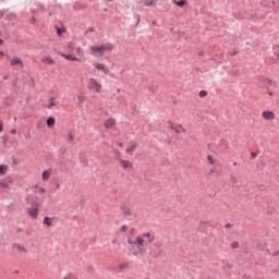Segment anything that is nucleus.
Masks as SVG:
<instances>
[{
  "label": "nucleus",
  "instance_id": "obj_51",
  "mask_svg": "<svg viewBox=\"0 0 279 279\" xmlns=\"http://www.w3.org/2000/svg\"><path fill=\"white\" fill-rule=\"evenodd\" d=\"M0 45H3V39L0 38Z\"/></svg>",
  "mask_w": 279,
  "mask_h": 279
},
{
  "label": "nucleus",
  "instance_id": "obj_38",
  "mask_svg": "<svg viewBox=\"0 0 279 279\" xmlns=\"http://www.w3.org/2000/svg\"><path fill=\"white\" fill-rule=\"evenodd\" d=\"M121 230H122V232H125V230H128V227L124 225V226H122Z\"/></svg>",
  "mask_w": 279,
  "mask_h": 279
},
{
  "label": "nucleus",
  "instance_id": "obj_21",
  "mask_svg": "<svg viewBox=\"0 0 279 279\" xmlns=\"http://www.w3.org/2000/svg\"><path fill=\"white\" fill-rule=\"evenodd\" d=\"M73 141H75V134H73V133H68V140H66V142L69 143V144H71V143H73Z\"/></svg>",
  "mask_w": 279,
  "mask_h": 279
},
{
  "label": "nucleus",
  "instance_id": "obj_57",
  "mask_svg": "<svg viewBox=\"0 0 279 279\" xmlns=\"http://www.w3.org/2000/svg\"><path fill=\"white\" fill-rule=\"evenodd\" d=\"M89 32H93V28H89Z\"/></svg>",
  "mask_w": 279,
  "mask_h": 279
},
{
  "label": "nucleus",
  "instance_id": "obj_48",
  "mask_svg": "<svg viewBox=\"0 0 279 279\" xmlns=\"http://www.w3.org/2000/svg\"><path fill=\"white\" fill-rule=\"evenodd\" d=\"M227 267H228L229 269H232V265H231V264H228Z\"/></svg>",
  "mask_w": 279,
  "mask_h": 279
},
{
  "label": "nucleus",
  "instance_id": "obj_53",
  "mask_svg": "<svg viewBox=\"0 0 279 279\" xmlns=\"http://www.w3.org/2000/svg\"><path fill=\"white\" fill-rule=\"evenodd\" d=\"M268 95L271 96V95H274V93L269 92Z\"/></svg>",
  "mask_w": 279,
  "mask_h": 279
},
{
  "label": "nucleus",
  "instance_id": "obj_26",
  "mask_svg": "<svg viewBox=\"0 0 279 279\" xmlns=\"http://www.w3.org/2000/svg\"><path fill=\"white\" fill-rule=\"evenodd\" d=\"M168 125L171 128V130H174V132H175L177 134H180V130H178V129H175V126H173V122L168 121Z\"/></svg>",
  "mask_w": 279,
  "mask_h": 279
},
{
  "label": "nucleus",
  "instance_id": "obj_56",
  "mask_svg": "<svg viewBox=\"0 0 279 279\" xmlns=\"http://www.w3.org/2000/svg\"><path fill=\"white\" fill-rule=\"evenodd\" d=\"M57 189H60V184L57 185Z\"/></svg>",
  "mask_w": 279,
  "mask_h": 279
},
{
  "label": "nucleus",
  "instance_id": "obj_17",
  "mask_svg": "<svg viewBox=\"0 0 279 279\" xmlns=\"http://www.w3.org/2000/svg\"><path fill=\"white\" fill-rule=\"evenodd\" d=\"M41 62H43L44 64H49V65H51V64H53V59H52L51 57H46V58H43V59H41Z\"/></svg>",
  "mask_w": 279,
  "mask_h": 279
},
{
  "label": "nucleus",
  "instance_id": "obj_22",
  "mask_svg": "<svg viewBox=\"0 0 279 279\" xmlns=\"http://www.w3.org/2000/svg\"><path fill=\"white\" fill-rule=\"evenodd\" d=\"M175 5H178L179 8H184V5H186V0H179V1H174Z\"/></svg>",
  "mask_w": 279,
  "mask_h": 279
},
{
  "label": "nucleus",
  "instance_id": "obj_16",
  "mask_svg": "<svg viewBox=\"0 0 279 279\" xmlns=\"http://www.w3.org/2000/svg\"><path fill=\"white\" fill-rule=\"evenodd\" d=\"M11 66H16V64H23V60L19 58L11 59L10 61Z\"/></svg>",
  "mask_w": 279,
  "mask_h": 279
},
{
  "label": "nucleus",
  "instance_id": "obj_60",
  "mask_svg": "<svg viewBox=\"0 0 279 279\" xmlns=\"http://www.w3.org/2000/svg\"><path fill=\"white\" fill-rule=\"evenodd\" d=\"M179 128H181V129H182V125H179Z\"/></svg>",
  "mask_w": 279,
  "mask_h": 279
},
{
  "label": "nucleus",
  "instance_id": "obj_46",
  "mask_svg": "<svg viewBox=\"0 0 279 279\" xmlns=\"http://www.w3.org/2000/svg\"><path fill=\"white\" fill-rule=\"evenodd\" d=\"M73 47V43L69 44V49H71Z\"/></svg>",
  "mask_w": 279,
  "mask_h": 279
},
{
  "label": "nucleus",
  "instance_id": "obj_13",
  "mask_svg": "<svg viewBox=\"0 0 279 279\" xmlns=\"http://www.w3.org/2000/svg\"><path fill=\"white\" fill-rule=\"evenodd\" d=\"M146 8H156V0H146L144 1Z\"/></svg>",
  "mask_w": 279,
  "mask_h": 279
},
{
  "label": "nucleus",
  "instance_id": "obj_50",
  "mask_svg": "<svg viewBox=\"0 0 279 279\" xmlns=\"http://www.w3.org/2000/svg\"><path fill=\"white\" fill-rule=\"evenodd\" d=\"M118 145H119V147H123V143H121V142Z\"/></svg>",
  "mask_w": 279,
  "mask_h": 279
},
{
  "label": "nucleus",
  "instance_id": "obj_29",
  "mask_svg": "<svg viewBox=\"0 0 279 279\" xmlns=\"http://www.w3.org/2000/svg\"><path fill=\"white\" fill-rule=\"evenodd\" d=\"M198 95H199V97H201L202 99H204V97H206V95H208V92L202 89Z\"/></svg>",
  "mask_w": 279,
  "mask_h": 279
},
{
  "label": "nucleus",
  "instance_id": "obj_41",
  "mask_svg": "<svg viewBox=\"0 0 279 279\" xmlns=\"http://www.w3.org/2000/svg\"><path fill=\"white\" fill-rule=\"evenodd\" d=\"M11 134H16V129H12Z\"/></svg>",
  "mask_w": 279,
  "mask_h": 279
},
{
  "label": "nucleus",
  "instance_id": "obj_24",
  "mask_svg": "<svg viewBox=\"0 0 279 279\" xmlns=\"http://www.w3.org/2000/svg\"><path fill=\"white\" fill-rule=\"evenodd\" d=\"M50 175H51V174H50L49 171H47V170H45V171L43 172V174H41L43 180H45V181L49 180Z\"/></svg>",
  "mask_w": 279,
  "mask_h": 279
},
{
  "label": "nucleus",
  "instance_id": "obj_58",
  "mask_svg": "<svg viewBox=\"0 0 279 279\" xmlns=\"http://www.w3.org/2000/svg\"><path fill=\"white\" fill-rule=\"evenodd\" d=\"M263 189H265V186H262V191H263Z\"/></svg>",
  "mask_w": 279,
  "mask_h": 279
},
{
  "label": "nucleus",
  "instance_id": "obj_8",
  "mask_svg": "<svg viewBox=\"0 0 279 279\" xmlns=\"http://www.w3.org/2000/svg\"><path fill=\"white\" fill-rule=\"evenodd\" d=\"M258 82H260V84H263L264 86H271V84H272V81L265 76H259Z\"/></svg>",
  "mask_w": 279,
  "mask_h": 279
},
{
  "label": "nucleus",
  "instance_id": "obj_11",
  "mask_svg": "<svg viewBox=\"0 0 279 279\" xmlns=\"http://www.w3.org/2000/svg\"><path fill=\"white\" fill-rule=\"evenodd\" d=\"M102 52L104 51H112L114 49V45L112 43H107L105 45H101Z\"/></svg>",
  "mask_w": 279,
  "mask_h": 279
},
{
  "label": "nucleus",
  "instance_id": "obj_40",
  "mask_svg": "<svg viewBox=\"0 0 279 279\" xmlns=\"http://www.w3.org/2000/svg\"><path fill=\"white\" fill-rule=\"evenodd\" d=\"M3 56H5V52L0 51V59L3 58Z\"/></svg>",
  "mask_w": 279,
  "mask_h": 279
},
{
  "label": "nucleus",
  "instance_id": "obj_9",
  "mask_svg": "<svg viewBox=\"0 0 279 279\" xmlns=\"http://www.w3.org/2000/svg\"><path fill=\"white\" fill-rule=\"evenodd\" d=\"M43 223H44V226L51 228L53 226V218L46 216V217H44Z\"/></svg>",
  "mask_w": 279,
  "mask_h": 279
},
{
  "label": "nucleus",
  "instance_id": "obj_27",
  "mask_svg": "<svg viewBox=\"0 0 279 279\" xmlns=\"http://www.w3.org/2000/svg\"><path fill=\"white\" fill-rule=\"evenodd\" d=\"M128 267H130V264H128V263H122L119 265L120 270L128 269Z\"/></svg>",
  "mask_w": 279,
  "mask_h": 279
},
{
  "label": "nucleus",
  "instance_id": "obj_14",
  "mask_svg": "<svg viewBox=\"0 0 279 279\" xmlns=\"http://www.w3.org/2000/svg\"><path fill=\"white\" fill-rule=\"evenodd\" d=\"M121 167L122 169H132V162H130L129 160H122Z\"/></svg>",
  "mask_w": 279,
  "mask_h": 279
},
{
  "label": "nucleus",
  "instance_id": "obj_49",
  "mask_svg": "<svg viewBox=\"0 0 279 279\" xmlns=\"http://www.w3.org/2000/svg\"><path fill=\"white\" fill-rule=\"evenodd\" d=\"M198 56H204V51H199V52H198Z\"/></svg>",
  "mask_w": 279,
  "mask_h": 279
},
{
  "label": "nucleus",
  "instance_id": "obj_18",
  "mask_svg": "<svg viewBox=\"0 0 279 279\" xmlns=\"http://www.w3.org/2000/svg\"><path fill=\"white\" fill-rule=\"evenodd\" d=\"M121 210L123 211V215H126L129 217L130 215H132V213L130 211V207H128L126 205H122Z\"/></svg>",
  "mask_w": 279,
  "mask_h": 279
},
{
  "label": "nucleus",
  "instance_id": "obj_35",
  "mask_svg": "<svg viewBox=\"0 0 279 279\" xmlns=\"http://www.w3.org/2000/svg\"><path fill=\"white\" fill-rule=\"evenodd\" d=\"M135 19H137L136 25H138L141 23V15H135Z\"/></svg>",
  "mask_w": 279,
  "mask_h": 279
},
{
  "label": "nucleus",
  "instance_id": "obj_10",
  "mask_svg": "<svg viewBox=\"0 0 279 279\" xmlns=\"http://www.w3.org/2000/svg\"><path fill=\"white\" fill-rule=\"evenodd\" d=\"M142 236L144 239H148L147 243H154V241H156V236L151 235V233H149V232L143 233Z\"/></svg>",
  "mask_w": 279,
  "mask_h": 279
},
{
  "label": "nucleus",
  "instance_id": "obj_39",
  "mask_svg": "<svg viewBox=\"0 0 279 279\" xmlns=\"http://www.w3.org/2000/svg\"><path fill=\"white\" fill-rule=\"evenodd\" d=\"M4 14L5 13L3 11H0V19H3Z\"/></svg>",
  "mask_w": 279,
  "mask_h": 279
},
{
  "label": "nucleus",
  "instance_id": "obj_44",
  "mask_svg": "<svg viewBox=\"0 0 279 279\" xmlns=\"http://www.w3.org/2000/svg\"><path fill=\"white\" fill-rule=\"evenodd\" d=\"M12 160H13V165H16V158L12 157Z\"/></svg>",
  "mask_w": 279,
  "mask_h": 279
},
{
  "label": "nucleus",
  "instance_id": "obj_45",
  "mask_svg": "<svg viewBox=\"0 0 279 279\" xmlns=\"http://www.w3.org/2000/svg\"><path fill=\"white\" fill-rule=\"evenodd\" d=\"M16 232H23V229L22 228H17Z\"/></svg>",
  "mask_w": 279,
  "mask_h": 279
},
{
  "label": "nucleus",
  "instance_id": "obj_59",
  "mask_svg": "<svg viewBox=\"0 0 279 279\" xmlns=\"http://www.w3.org/2000/svg\"><path fill=\"white\" fill-rule=\"evenodd\" d=\"M263 189H265V186H262V191H263Z\"/></svg>",
  "mask_w": 279,
  "mask_h": 279
},
{
  "label": "nucleus",
  "instance_id": "obj_47",
  "mask_svg": "<svg viewBox=\"0 0 279 279\" xmlns=\"http://www.w3.org/2000/svg\"><path fill=\"white\" fill-rule=\"evenodd\" d=\"M39 191L40 193H45V187H41Z\"/></svg>",
  "mask_w": 279,
  "mask_h": 279
},
{
  "label": "nucleus",
  "instance_id": "obj_28",
  "mask_svg": "<svg viewBox=\"0 0 279 279\" xmlns=\"http://www.w3.org/2000/svg\"><path fill=\"white\" fill-rule=\"evenodd\" d=\"M53 106H56V99L50 98L48 108L51 109V108H53Z\"/></svg>",
  "mask_w": 279,
  "mask_h": 279
},
{
  "label": "nucleus",
  "instance_id": "obj_31",
  "mask_svg": "<svg viewBox=\"0 0 279 279\" xmlns=\"http://www.w3.org/2000/svg\"><path fill=\"white\" fill-rule=\"evenodd\" d=\"M77 99H78L80 104H84L85 97L82 95H78Z\"/></svg>",
  "mask_w": 279,
  "mask_h": 279
},
{
  "label": "nucleus",
  "instance_id": "obj_1",
  "mask_svg": "<svg viewBox=\"0 0 279 279\" xmlns=\"http://www.w3.org/2000/svg\"><path fill=\"white\" fill-rule=\"evenodd\" d=\"M128 243L129 245H134L135 247H137V250L133 252V256L145 254V240H143V236L137 235L135 240H133L132 238H128Z\"/></svg>",
  "mask_w": 279,
  "mask_h": 279
},
{
  "label": "nucleus",
  "instance_id": "obj_42",
  "mask_svg": "<svg viewBox=\"0 0 279 279\" xmlns=\"http://www.w3.org/2000/svg\"><path fill=\"white\" fill-rule=\"evenodd\" d=\"M256 156H257L256 153H252V154H251V157H252V158H256Z\"/></svg>",
  "mask_w": 279,
  "mask_h": 279
},
{
  "label": "nucleus",
  "instance_id": "obj_43",
  "mask_svg": "<svg viewBox=\"0 0 279 279\" xmlns=\"http://www.w3.org/2000/svg\"><path fill=\"white\" fill-rule=\"evenodd\" d=\"M57 34L60 36V34H62V31L58 28Z\"/></svg>",
  "mask_w": 279,
  "mask_h": 279
},
{
  "label": "nucleus",
  "instance_id": "obj_36",
  "mask_svg": "<svg viewBox=\"0 0 279 279\" xmlns=\"http://www.w3.org/2000/svg\"><path fill=\"white\" fill-rule=\"evenodd\" d=\"M3 132V122H0V134Z\"/></svg>",
  "mask_w": 279,
  "mask_h": 279
},
{
  "label": "nucleus",
  "instance_id": "obj_5",
  "mask_svg": "<svg viewBox=\"0 0 279 279\" xmlns=\"http://www.w3.org/2000/svg\"><path fill=\"white\" fill-rule=\"evenodd\" d=\"M95 68L97 69V71H102L105 75H108V73H110V70H108V68L104 63H95Z\"/></svg>",
  "mask_w": 279,
  "mask_h": 279
},
{
  "label": "nucleus",
  "instance_id": "obj_33",
  "mask_svg": "<svg viewBox=\"0 0 279 279\" xmlns=\"http://www.w3.org/2000/svg\"><path fill=\"white\" fill-rule=\"evenodd\" d=\"M154 245H155V247H162V242H157Z\"/></svg>",
  "mask_w": 279,
  "mask_h": 279
},
{
  "label": "nucleus",
  "instance_id": "obj_6",
  "mask_svg": "<svg viewBox=\"0 0 279 279\" xmlns=\"http://www.w3.org/2000/svg\"><path fill=\"white\" fill-rule=\"evenodd\" d=\"M89 51H92V53H99L100 56H104V49L101 46H90Z\"/></svg>",
  "mask_w": 279,
  "mask_h": 279
},
{
  "label": "nucleus",
  "instance_id": "obj_4",
  "mask_svg": "<svg viewBox=\"0 0 279 279\" xmlns=\"http://www.w3.org/2000/svg\"><path fill=\"white\" fill-rule=\"evenodd\" d=\"M262 117L266 121H274L276 119V114L272 111H263Z\"/></svg>",
  "mask_w": 279,
  "mask_h": 279
},
{
  "label": "nucleus",
  "instance_id": "obj_7",
  "mask_svg": "<svg viewBox=\"0 0 279 279\" xmlns=\"http://www.w3.org/2000/svg\"><path fill=\"white\" fill-rule=\"evenodd\" d=\"M114 125H117V120L116 119L109 118L105 122V126H106L107 130H110V128H114Z\"/></svg>",
  "mask_w": 279,
  "mask_h": 279
},
{
  "label": "nucleus",
  "instance_id": "obj_54",
  "mask_svg": "<svg viewBox=\"0 0 279 279\" xmlns=\"http://www.w3.org/2000/svg\"><path fill=\"white\" fill-rule=\"evenodd\" d=\"M231 56H236V52L231 53Z\"/></svg>",
  "mask_w": 279,
  "mask_h": 279
},
{
  "label": "nucleus",
  "instance_id": "obj_62",
  "mask_svg": "<svg viewBox=\"0 0 279 279\" xmlns=\"http://www.w3.org/2000/svg\"><path fill=\"white\" fill-rule=\"evenodd\" d=\"M14 121H16V118H14Z\"/></svg>",
  "mask_w": 279,
  "mask_h": 279
},
{
  "label": "nucleus",
  "instance_id": "obj_12",
  "mask_svg": "<svg viewBox=\"0 0 279 279\" xmlns=\"http://www.w3.org/2000/svg\"><path fill=\"white\" fill-rule=\"evenodd\" d=\"M46 125H47V128H53L56 125V118L49 117L46 120Z\"/></svg>",
  "mask_w": 279,
  "mask_h": 279
},
{
  "label": "nucleus",
  "instance_id": "obj_30",
  "mask_svg": "<svg viewBox=\"0 0 279 279\" xmlns=\"http://www.w3.org/2000/svg\"><path fill=\"white\" fill-rule=\"evenodd\" d=\"M207 160L209 161V165H215V159L213 158V156L208 155Z\"/></svg>",
  "mask_w": 279,
  "mask_h": 279
},
{
  "label": "nucleus",
  "instance_id": "obj_37",
  "mask_svg": "<svg viewBox=\"0 0 279 279\" xmlns=\"http://www.w3.org/2000/svg\"><path fill=\"white\" fill-rule=\"evenodd\" d=\"M225 228H232V223H230V222L226 223Z\"/></svg>",
  "mask_w": 279,
  "mask_h": 279
},
{
  "label": "nucleus",
  "instance_id": "obj_32",
  "mask_svg": "<svg viewBox=\"0 0 279 279\" xmlns=\"http://www.w3.org/2000/svg\"><path fill=\"white\" fill-rule=\"evenodd\" d=\"M231 247L232 250H236V247H239V242L231 243Z\"/></svg>",
  "mask_w": 279,
  "mask_h": 279
},
{
  "label": "nucleus",
  "instance_id": "obj_19",
  "mask_svg": "<svg viewBox=\"0 0 279 279\" xmlns=\"http://www.w3.org/2000/svg\"><path fill=\"white\" fill-rule=\"evenodd\" d=\"M12 247H16L17 252H24L25 254H27V250L25 248V246H21V244H13Z\"/></svg>",
  "mask_w": 279,
  "mask_h": 279
},
{
  "label": "nucleus",
  "instance_id": "obj_34",
  "mask_svg": "<svg viewBox=\"0 0 279 279\" xmlns=\"http://www.w3.org/2000/svg\"><path fill=\"white\" fill-rule=\"evenodd\" d=\"M75 51H76V53H82V47H76Z\"/></svg>",
  "mask_w": 279,
  "mask_h": 279
},
{
  "label": "nucleus",
  "instance_id": "obj_55",
  "mask_svg": "<svg viewBox=\"0 0 279 279\" xmlns=\"http://www.w3.org/2000/svg\"><path fill=\"white\" fill-rule=\"evenodd\" d=\"M233 167H236V162H233Z\"/></svg>",
  "mask_w": 279,
  "mask_h": 279
},
{
  "label": "nucleus",
  "instance_id": "obj_20",
  "mask_svg": "<svg viewBox=\"0 0 279 279\" xmlns=\"http://www.w3.org/2000/svg\"><path fill=\"white\" fill-rule=\"evenodd\" d=\"M8 173V166L0 165V175H5Z\"/></svg>",
  "mask_w": 279,
  "mask_h": 279
},
{
  "label": "nucleus",
  "instance_id": "obj_25",
  "mask_svg": "<svg viewBox=\"0 0 279 279\" xmlns=\"http://www.w3.org/2000/svg\"><path fill=\"white\" fill-rule=\"evenodd\" d=\"M10 184H8L5 181L0 182V191H3V189H9Z\"/></svg>",
  "mask_w": 279,
  "mask_h": 279
},
{
  "label": "nucleus",
  "instance_id": "obj_15",
  "mask_svg": "<svg viewBox=\"0 0 279 279\" xmlns=\"http://www.w3.org/2000/svg\"><path fill=\"white\" fill-rule=\"evenodd\" d=\"M62 58H65V60H71L72 62L77 61V58L74 54L62 53Z\"/></svg>",
  "mask_w": 279,
  "mask_h": 279
},
{
  "label": "nucleus",
  "instance_id": "obj_52",
  "mask_svg": "<svg viewBox=\"0 0 279 279\" xmlns=\"http://www.w3.org/2000/svg\"><path fill=\"white\" fill-rule=\"evenodd\" d=\"M3 80H8V75H4V76H3Z\"/></svg>",
  "mask_w": 279,
  "mask_h": 279
},
{
  "label": "nucleus",
  "instance_id": "obj_61",
  "mask_svg": "<svg viewBox=\"0 0 279 279\" xmlns=\"http://www.w3.org/2000/svg\"><path fill=\"white\" fill-rule=\"evenodd\" d=\"M108 1H114V0H108Z\"/></svg>",
  "mask_w": 279,
  "mask_h": 279
},
{
  "label": "nucleus",
  "instance_id": "obj_3",
  "mask_svg": "<svg viewBox=\"0 0 279 279\" xmlns=\"http://www.w3.org/2000/svg\"><path fill=\"white\" fill-rule=\"evenodd\" d=\"M28 215L32 219H38V203H33L28 207Z\"/></svg>",
  "mask_w": 279,
  "mask_h": 279
},
{
  "label": "nucleus",
  "instance_id": "obj_63",
  "mask_svg": "<svg viewBox=\"0 0 279 279\" xmlns=\"http://www.w3.org/2000/svg\"><path fill=\"white\" fill-rule=\"evenodd\" d=\"M0 36H1V32H0Z\"/></svg>",
  "mask_w": 279,
  "mask_h": 279
},
{
  "label": "nucleus",
  "instance_id": "obj_2",
  "mask_svg": "<svg viewBox=\"0 0 279 279\" xmlns=\"http://www.w3.org/2000/svg\"><path fill=\"white\" fill-rule=\"evenodd\" d=\"M87 86H88L89 90H95L96 93H101V84H99V82H97V80H95V78H89Z\"/></svg>",
  "mask_w": 279,
  "mask_h": 279
},
{
  "label": "nucleus",
  "instance_id": "obj_23",
  "mask_svg": "<svg viewBox=\"0 0 279 279\" xmlns=\"http://www.w3.org/2000/svg\"><path fill=\"white\" fill-rule=\"evenodd\" d=\"M136 147H138V144H133V145H131L128 149H126V151L129 153V154H132L135 149H136Z\"/></svg>",
  "mask_w": 279,
  "mask_h": 279
}]
</instances>
